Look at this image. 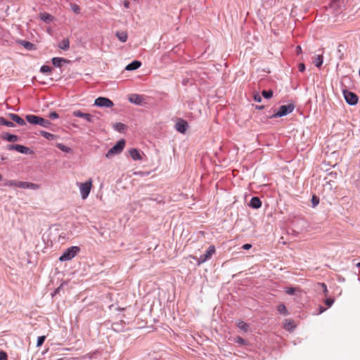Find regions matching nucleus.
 <instances>
[{
	"mask_svg": "<svg viewBox=\"0 0 360 360\" xmlns=\"http://www.w3.org/2000/svg\"><path fill=\"white\" fill-rule=\"evenodd\" d=\"M111 328L117 333L123 332L125 330V322L124 321L114 322L112 323Z\"/></svg>",
	"mask_w": 360,
	"mask_h": 360,
	"instance_id": "obj_12",
	"label": "nucleus"
},
{
	"mask_svg": "<svg viewBox=\"0 0 360 360\" xmlns=\"http://www.w3.org/2000/svg\"><path fill=\"white\" fill-rule=\"evenodd\" d=\"M113 127L117 131L122 132L126 128V125L121 122H117L113 124Z\"/></svg>",
	"mask_w": 360,
	"mask_h": 360,
	"instance_id": "obj_33",
	"label": "nucleus"
},
{
	"mask_svg": "<svg viewBox=\"0 0 360 360\" xmlns=\"http://www.w3.org/2000/svg\"><path fill=\"white\" fill-rule=\"evenodd\" d=\"M52 64L57 68H60L63 63H70V60L60 57H54L51 59Z\"/></svg>",
	"mask_w": 360,
	"mask_h": 360,
	"instance_id": "obj_13",
	"label": "nucleus"
},
{
	"mask_svg": "<svg viewBox=\"0 0 360 360\" xmlns=\"http://www.w3.org/2000/svg\"><path fill=\"white\" fill-rule=\"evenodd\" d=\"M215 253V248L214 245H210L207 250H206L205 253L202 255H201L199 258L193 257V259L197 260V264L200 266L202 263L205 262L206 261L209 260L212 256Z\"/></svg>",
	"mask_w": 360,
	"mask_h": 360,
	"instance_id": "obj_6",
	"label": "nucleus"
},
{
	"mask_svg": "<svg viewBox=\"0 0 360 360\" xmlns=\"http://www.w3.org/2000/svg\"><path fill=\"white\" fill-rule=\"evenodd\" d=\"M322 286L323 288H324V291L325 292H327V287H326V285L325 283H322Z\"/></svg>",
	"mask_w": 360,
	"mask_h": 360,
	"instance_id": "obj_52",
	"label": "nucleus"
},
{
	"mask_svg": "<svg viewBox=\"0 0 360 360\" xmlns=\"http://www.w3.org/2000/svg\"><path fill=\"white\" fill-rule=\"evenodd\" d=\"M278 311L281 314H283V315H288V311L286 309V307L284 304H281L278 306Z\"/></svg>",
	"mask_w": 360,
	"mask_h": 360,
	"instance_id": "obj_31",
	"label": "nucleus"
},
{
	"mask_svg": "<svg viewBox=\"0 0 360 360\" xmlns=\"http://www.w3.org/2000/svg\"><path fill=\"white\" fill-rule=\"evenodd\" d=\"M8 117L20 126H25L26 124L25 121L17 114L9 113Z\"/></svg>",
	"mask_w": 360,
	"mask_h": 360,
	"instance_id": "obj_16",
	"label": "nucleus"
},
{
	"mask_svg": "<svg viewBox=\"0 0 360 360\" xmlns=\"http://www.w3.org/2000/svg\"><path fill=\"white\" fill-rule=\"evenodd\" d=\"M251 248H252V245H251V244H250V243L244 244V245L242 246V249H243V250H250Z\"/></svg>",
	"mask_w": 360,
	"mask_h": 360,
	"instance_id": "obj_48",
	"label": "nucleus"
},
{
	"mask_svg": "<svg viewBox=\"0 0 360 360\" xmlns=\"http://www.w3.org/2000/svg\"><path fill=\"white\" fill-rule=\"evenodd\" d=\"M72 115H73V116L77 117L84 118L85 120H86L89 123H95L96 121L99 120L98 117H97L94 115L89 114V113H84L79 110L73 111Z\"/></svg>",
	"mask_w": 360,
	"mask_h": 360,
	"instance_id": "obj_7",
	"label": "nucleus"
},
{
	"mask_svg": "<svg viewBox=\"0 0 360 360\" xmlns=\"http://www.w3.org/2000/svg\"><path fill=\"white\" fill-rule=\"evenodd\" d=\"M0 360H8V355L6 352L3 350L0 351Z\"/></svg>",
	"mask_w": 360,
	"mask_h": 360,
	"instance_id": "obj_43",
	"label": "nucleus"
},
{
	"mask_svg": "<svg viewBox=\"0 0 360 360\" xmlns=\"http://www.w3.org/2000/svg\"><path fill=\"white\" fill-rule=\"evenodd\" d=\"M296 51H297V54H300V53H302V48H301V46H297L296 47Z\"/></svg>",
	"mask_w": 360,
	"mask_h": 360,
	"instance_id": "obj_50",
	"label": "nucleus"
},
{
	"mask_svg": "<svg viewBox=\"0 0 360 360\" xmlns=\"http://www.w3.org/2000/svg\"><path fill=\"white\" fill-rule=\"evenodd\" d=\"M18 181L9 180V181H6V182H5L4 185L6 186L18 187Z\"/></svg>",
	"mask_w": 360,
	"mask_h": 360,
	"instance_id": "obj_36",
	"label": "nucleus"
},
{
	"mask_svg": "<svg viewBox=\"0 0 360 360\" xmlns=\"http://www.w3.org/2000/svg\"><path fill=\"white\" fill-rule=\"evenodd\" d=\"M238 327L243 330L247 331L248 328V325L244 323L243 321H241L240 323H239Z\"/></svg>",
	"mask_w": 360,
	"mask_h": 360,
	"instance_id": "obj_39",
	"label": "nucleus"
},
{
	"mask_svg": "<svg viewBox=\"0 0 360 360\" xmlns=\"http://www.w3.org/2000/svg\"><path fill=\"white\" fill-rule=\"evenodd\" d=\"M128 100L130 103L138 105H142L143 103H144L143 96L136 94H129Z\"/></svg>",
	"mask_w": 360,
	"mask_h": 360,
	"instance_id": "obj_10",
	"label": "nucleus"
},
{
	"mask_svg": "<svg viewBox=\"0 0 360 360\" xmlns=\"http://www.w3.org/2000/svg\"><path fill=\"white\" fill-rule=\"evenodd\" d=\"M346 102L350 105H354L358 103L359 98L357 95L349 90L345 89L342 91Z\"/></svg>",
	"mask_w": 360,
	"mask_h": 360,
	"instance_id": "obj_8",
	"label": "nucleus"
},
{
	"mask_svg": "<svg viewBox=\"0 0 360 360\" xmlns=\"http://www.w3.org/2000/svg\"><path fill=\"white\" fill-rule=\"evenodd\" d=\"M295 327V326L294 321L292 320H288V319L285 320V322L284 323V328L286 330H288V331L292 330Z\"/></svg>",
	"mask_w": 360,
	"mask_h": 360,
	"instance_id": "obj_25",
	"label": "nucleus"
},
{
	"mask_svg": "<svg viewBox=\"0 0 360 360\" xmlns=\"http://www.w3.org/2000/svg\"><path fill=\"white\" fill-rule=\"evenodd\" d=\"M319 203V198L315 195H314L311 198V205L313 207L317 206Z\"/></svg>",
	"mask_w": 360,
	"mask_h": 360,
	"instance_id": "obj_37",
	"label": "nucleus"
},
{
	"mask_svg": "<svg viewBox=\"0 0 360 360\" xmlns=\"http://www.w3.org/2000/svg\"><path fill=\"white\" fill-rule=\"evenodd\" d=\"M129 5H130V3H129V1L125 0L124 1V8H128L129 7Z\"/></svg>",
	"mask_w": 360,
	"mask_h": 360,
	"instance_id": "obj_49",
	"label": "nucleus"
},
{
	"mask_svg": "<svg viewBox=\"0 0 360 360\" xmlns=\"http://www.w3.org/2000/svg\"><path fill=\"white\" fill-rule=\"evenodd\" d=\"M18 43L25 48L27 50H33L34 49V44L25 40H19Z\"/></svg>",
	"mask_w": 360,
	"mask_h": 360,
	"instance_id": "obj_22",
	"label": "nucleus"
},
{
	"mask_svg": "<svg viewBox=\"0 0 360 360\" xmlns=\"http://www.w3.org/2000/svg\"><path fill=\"white\" fill-rule=\"evenodd\" d=\"M52 71V68L49 65H42L40 68V72L42 73L49 74Z\"/></svg>",
	"mask_w": 360,
	"mask_h": 360,
	"instance_id": "obj_34",
	"label": "nucleus"
},
{
	"mask_svg": "<svg viewBox=\"0 0 360 360\" xmlns=\"http://www.w3.org/2000/svg\"><path fill=\"white\" fill-rule=\"evenodd\" d=\"M16 147H17L16 151H18L20 153H22V154H32L33 153V150H32L30 148H28L27 146L20 145V144H16Z\"/></svg>",
	"mask_w": 360,
	"mask_h": 360,
	"instance_id": "obj_20",
	"label": "nucleus"
},
{
	"mask_svg": "<svg viewBox=\"0 0 360 360\" xmlns=\"http://www.w3.org/2000/svg\"><path fill=\"white\" fill-rule=\"evenodd\" d=\"M274 92L271 89L263 90L262 91V96L266 99H269L273 96Z\"/></svg>",
	"mask_w": 360,
	"mask_h": 360,
	"instance_id": "obj_30",
	"label": "nucleus"
},
{
	"mask_svg": "<svg viewBox=\"0 0 360 360\" xmlns=\"http://www.w3.org/2000/svg\"><path fill=\"white\" fill-rule=\"evenodd\" d=\"M343 48H344V46L342 44H339L338 46L337 56L340 60L344 58V53L342 51Z\"/></svg>",
	"mask_w": 360,
	"mask_h": 360,
	"instance_id": "obj_32",
	"label": "nucleus"
},
{
	"mask_svg": "<svg viewBox=\"0 0 360 360\" xmlns=\"http://www.w3.org/2000/svg\"><path fill=\"white\" fill-rule=\"evenodd\" d=\"M16 144H13V145H8L6 146V149L8 150H16Z\"/></svg>",
	"mask_w": 360,
	"mask_h": 360,
	"instance_id": "obj_47",
	"label": "nucleus"
},
{
	"mask_svg": "<svg viewBox=\"0 0 360 360\" xmlns=\"http://www.w3.org/2000/svg\"><path fill=\"white\" fill-rule=\"evenodd\" d=\"M3 179V176L0 174V181H1Z\"/></svg>",
	"mask_w": 360,
	"mask_h": 360,
	"instance_id": "obj_55",
	"label": "nucleus"
},
{
	"mask_svg": "<svg viewBox=\"0 0 360 360\" xmlns=\"http://www.w3.org/2000/svg\"><path fill=\"white\" fill-rule=\"evenodd\" d=\"M58 47L62 50H68L70 47V41L68 39H63L58 45Z\"/></svg>",
	"mask_w": 360,
	"mask_h": 360,
	"instance_id": "obj_24",
	"label": "nucleus"
},
{
	"mask_svg": "<svg viewBox=\"0 0 360 360\" xmlns=\"http://www.w3.org/2000/svg\"><path fill=\"white\" fill-rule=\"evenodd\" d=\"M49 117L51 120H56L59 117V115L56 112H51L49 113Z\"/></svg>",
	"mask_w": 360,
	"mask_h": 360,
	"instance_id": "obj_42",
	"label": "nucleus"
},
{
	"mask_svg": "<svg viewBox=\"0 0 360 360\" xmlns=\"http://www.w3.org/2000/svg\"><path fill=\"white\" fill-rule=\"evenodd\" d=\"M188 127V124L184 120L180 119L175 124V129L180 133L184 134Z\"/></svg>",
	"mask_w": 360,
	"mask_h": 360,
	"instance_id": "obj_11",
	"label": "nucleus"
},
{
	"mask_svg": "<svg viewBox=\"0 0 360 360\" xmlns=\"http://www.w3.org/2000/svg\"><path fill=\"white\" fill-rule=\"evenodd\" d=\"M141 65V63L139 60H134L125 67V70L127 71H133L139 68Z\"/></svg>",
	"mask_w": 360,
	"mask_h": 360,
	"instance_id": "obj_18",
	"label": "nucleus"
},
{
	"mask_svg": "<svg viewBox=\"0 0 360 360\" xmlns=\"http://www.w3.org/2000/svg\"><path fill=\"white\" fill-rule=\"evenodd\" d=\"M116 37L119 39L121 42H125L127 40L128 35L126 32H117Z\"/></svg>",
	"mask_w": 360,
	"mask_h": 360,
	"instance_id": "obj_23",
	"label": "nucleus"
},
{
	"mask_svg": "<svg viewBox=\"0 0 360 360\" xmlns=\"http://www.w3.org/2000/svg\"><path fill=\"white\" fill-rule=\"evenodd\" d=\"M296 292V289L295 288H292V287H290V288H287L286 290H285V292L288 295H294Z\"/></svg>",
	"mask_w": 360,
	"mask_h": 360,
	"instance_id": "obj_40",
	"label": "nucleus"
},
{
	"mask_svg": "<svg viewBox=\"0 0 360 360\" xmlns=\"http://www.w3.org/2000/svg\"><path fill=\"white\" fill-rule=\"evenodd\" d=\"M295 109V105L289 103L279 107L278 111L270 116V118L281 117L291 113Z\"/></svg>",
	"mask_w": 360,
	"mask_h": 360,
	"instance_id": "obj_4",
	"label": "nucleus"
},
{
	"mask_svg": "<svg viewBox=\"0 0 360 360\" xmlns=\"http://www.w3.org/2000/svg\"><path fill=\"white\" fill-rule=\"evenodd\" d=\"M298 70L301 72H304L305 70V65L303 63H300L298 65Z\"/></svg>",
	"mask_w": 360,
	"mask_h": 360,
	"instance_id": "obj_45",
	"label": "nucleus"
},
{
	"mask_svg": "<svg viewBox=\"0 0 360 360\" xmlns=\"http://www.w3.org/2000/svg\"><path fill=\"white\" fill-rule=\"evenodd\" d=\"M125 146V140L120 139L118 141L115 146H113L105 154V158L110 159L116 155L120 154Z\"/></svg>",
	"mask_w": 360,
	"mask_h": 360,
	"instance_id": "obj_3",
	"label": "nucleus"
},
{
	"mask_svg": "<svg viewBox=\"0 0 360 360\" xmlns=\"http://www.w3.org/2000/svg\"><path fill=\"white\" fill-rule=\"evenodd\" d=\"M356 266L360 268V262H359V263L356 264Z\"/></svg>",
	"mask_w": 360,
	"mask_h": 360,
	"instance_id": "obj_56",
	"label": "nucleus"
},
{
	"mask_svg": "<svg viewBox=\"0 0 360 360\" xmlns=\"http://www.w3.org/2000/svg\"><path fill=\"white\" fill-rule=\"evenodd\" d=\"M333 302H334V300L333 298H327L325 300V304L328 307H331L332 304H333Z\"/></svg>",
	"mask_w": 360,
	"mask_h": 360,
	"instance_id": "obj_44",
	"label": "nucleus"
},
{
	"mask_svg": "<svg viewBox=\"0 0 360 360\" xmlns=\"http://www.w3.org/2000/svg\"><path fill=\"white\" fill-rule=\"evenodd\" d=\"M71 10L76 14L80 13L81 8L80 7L76 4H70Z\"/></svg>",
	"mask_w": 360,
	"mask_h": 360,
	"instance_id": "obj_35",
	"label": "nucleus"
},
{
	"mask_svg": "<svg viewBox=\"0 0 360 360\" xmlns=\"http://www.w3.org/2000/svg\"><path fill=\"white\" fill-rule=\"evenodd\" d=\"M80 251L78 246H71L67 248L59 257V261L66 262L73 259Z\"/></svg>",
	"mask_w": 360,
	"mask_h": 360,
	"instance_id": "obj_2",
	"label": "nucleus"
},
{
	"mask_svg": "<svg viewBox=\"0 0 360 360\" xmlns=\"http://www.w3.org/2000/svg\"><path fill=\"white\" fill-rule=\"evenodd\" d=\"M39 17L40 20L47 24L53 22L55 20V17L53 15L46 12L40 13L39 14Z\"/></svg>",
	"mask_w": 360,
	"mask_h": 360,
	"instance_id": "obj_14",
	"label": "nucleus"
},
{
	"mask_svg": "<svg viewBox=\"0 0 360 360\" xmlns=\"http://www.w3.org/2000/svg\"><path fill=\"white\" fill-rule=\"evenodd\" d=\"M320 309H321V312H322V311H323V309H322V307H320Z\"/></svg>",
	"mask_w": 360,
	"mask_h": 360,
	"instance_id": "obj_57",
	"label": "nucleus"
},
{
	"mask_svg": "<svg viewBox=\"0 0 360 360\" xmlns=\"http://www.w3.org/2000/svg\"><path fill=\"white\" fill-rule=\"evenodd\" d=\"M323 56L321 55H317L314 59V64L316 67L320 68L323 64Z\"/></svg>",
	"mask_w": 360,
	"mask_h": 360,
	"instance_id": "obj_27",
	"label": "nucleus"
},
{
	"mask_svg": "<svg viewBox=\"0 0 360 360\" xmlns=\"http://www.w3.org/2000/svg\"><path fill=\"white\" fill-rule=\"evenodd\" d=\"M40 134L44 137L45 139L48 140H53L56 138V136L55 134H51L49 132H47L46 131H40Z\"/></svg>",
	"mask_w": 360,
	"mask_h": 360,
	"instance_id": "obj_28",
	"label": "nucleus"
},
{
	"mask_svg": "<svg viewBox=\"0 0 360 360\" xmlns=\"http://www.w3.org/2000/svg\"><path fill=\"white\" fill-rule=\"evenodd\" d=\"M254 100L256 102L260 103L262 101V97L259 94H256L254 95Z\"/></svg>",
	"mask_w": 360,
	"mask_h": 360,
	"instance_id": "obj_46",
	"label": "nucleus"
},
{
	"mask_svg": "<svg viewBox=\"0 0 360 360\" xmlns=\"http://www.w3.org/2000/svg\"><path fill=\"white\" fill-rule=\"evenodd\" d=\"M46 339V336L41 335L38 337L37 341V347H40L43 345Z\"/></svg>",
	"mask_w": 360,
	"mask_h": 360,
	"instance_id": "obj_38",
	"label": "nucleus"
},
{
	"mask_svg": "<svg viewBox=\"0 0 360 360\" xmlns=\"http://www.w3.org/2000/svg\"><path fill=\"white\" fill-rule=\"evenodd\" d=\"M249 206L253 209H259L262 206V201L258 197H252L250 201Z\"/></svg>",
	"mask_w": 360,
	"mask_h": 360,
	"instance_id": "obj_17",
	"label": "nucleus"
},
{
	"mask_svg": "<svg viewBox=\"0 0 360 360\" xmlns=\"http://www.w3.org/2000/svg\"><path fill=\"white\" fill-rule=\"evenodd\" d=\"M264 108V105H256L255 106V108L257 109V110H262Z\"/></svg>",
	"mask_w": 360,
	"mask_h": 360,
	"instance_id": "obj_51",
	"label": "nucleus"
},
{
	"mask_svg": "<svg viewBox=\"0 0 360 360\" xmlns=\"http://www.w3.org/2000/svg\"><path fill=\"white\" fill-rule=\"evenodd\" d=\"M276 0H264V4L272 6L275 5Z\"/></svg>",
	"mask_w": 360,
	"mask_h": 360,
	"instance_id": "obj_41",
	"label": "nucleus"
},
{
	"mask_svg": "<svg viewBox=\"0 0 360 360\" xmlns=\"http://www.w3.org/2000/svg\"><path fill=\"white\" fill-rule=\"evenodd\" d=\"M129 153L130 157L134 160H139L141 159V156L139 151L136 148H131L129 150Z\"/></svg>",
	"mask_w": 360,
	"mask_h": 360,
	"instance_id": "obj_21",
	"label": "nucleus"
},
{
	"mask_svg": "<svg viewBox=\"0 0 360 360\" xmlns=\"http://www.w3.org/2000/svg\"><path fill=\"white\" fill-rule=\"evenodd\" d=\"M77 185L79 186V188L82 198L83 200L86 199L89 196L91 189V179H89L84 183H77Z\"/></svg>",
	"mask_w": 360,
	"mask_h": 360,
	"instance_id": "obj_5",
	"label": "nucleus"
},
{
	"mask_svg": "<svg viewBox=\"0 0 360 360\" xmlns=\"http://www.w3.org/2000/svg\"><path fill=\"white\" fill-rule=\"evenodd\" d=\"M1 138L4 140H6L9 142H15L18 141L19 137L17 135L9 134V133H4L2 134Z\"/></svg>",
	"mask_w": 360,
	"mask_h": 360,
	"instance_id": "obj_19",
	"label": "nucleus"
},
{
	"mask_svg": "<svg viewBox=\"0 0 360 360\" xmlns=\"http://www.w3.org/2000/svg\"><path fill=\"white\" fill-rule=\"evenodd\" d=\"M59 290H60V288H57V289L55 290L54 294L58 293V291H59Z\"/></svg>",
	"mask_w": 360,
	"mask_h": 360,
	"instance_id": "obj_54",
	"label": "nucleus"
},
{
	"mask_svg": "<svg viewBox=\"0 0 360 360\" xmlns=\"http://www.w3.org/2000/svg\"><path fill=\"white\" fill-rule=\"evenodd\" d=\"M0 125H4L9 127H13L15 126L13 122L7 120L4 117H0Z\"/></svg>",
	"mask_w": 360,
	"mask_h": 360,
	"instance_id": "obj_26",
	"label": "nucleus"
},
{
	"mask_svg": "<svg viewBox=\"0 0 360 360\" xmlns=\"http://www.w3.org/2000/svg\"><path fill=\"white\" fill-rule=\"evenodd\" d=\"M18 187L21 188H27V189H37L39 188V186L36 184L25 182V181H18Z\"/></svg>",
	"mask_w": 360,
	"mask_h": 360,
	"instance_id": "obj_15",
	"label": "nucleus"
},
{
	"mask_svg": "<svg viewBox=\"0 0 360 360\" xmlns=\"http://www.w3.org/2000/svg\"><path fill=\"white\" fill-rule=\"evenodd\" d=\"M238 339H239V341H238V342H243H243H244V341H245V340H244L243 338H239Z\"/></svg>",
	"mask_w": 360,
	"mask_h": 360,
	"instance_id": "obj_53",
	"label": "nucleus"
},
{
	"mask_svg": "<svg viewBox=\"0 0 360 360\" xmlns=\"http://www.w3.org/2000/svg\"><path fill=\"white\" fill-rule=\"evenodd\" d=\"M56 147L60 149V150L63 151V152H65V153H70L72 151V149L70 148V147L68 146H65L64 144L63 143H58L56 144Z\"/></svg>",
	"mask_w": 360,
	"mask_h": 360,
	"instance_id": "obj_29",
	"label": "nucleus"
},
{
	"mask_svg": "<svg viewBox=\"0 0 360 360\" xmlns=\"http://www.w3.org/2000/svg\"><path fill=\"white\" fill-rule=\"evenodd\" d=\"M25 119L31 124L39 125L45 128H49L51 124L49 120L34 115H27Z\"/></svg>",
	"mask_w": 360,
	"mask_h": 360,
	"instance_id": "obj_1",
	"label": "nucleus"
},
{
	"mask_svg": "<svg viewBox=\"0 0 360 360\" xmlns=\"http://www.w3.org/2000/svg\"><path fill=\"white\" fill-rule=\"evenodd\" d=\"M94 105L101 108H111L114 103L108 98L100 96L95 100Z\"/></svg>",
	"mask_w": 360,
	"mask_h": 360,
	"instance_id": "obj_9",
	"label": "nucleus"
}]
</instances>
